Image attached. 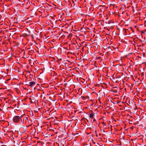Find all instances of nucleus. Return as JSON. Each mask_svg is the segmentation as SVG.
Returning a JSON list of instances; mask_svg holds the SVG:
<instances>
[{
    "instance_id": "nucleus-1",
    "label": "nucleus",
    "mask_w": 146,
    "mask_h": 146,
    "mask_svg": "<svg viewBox=\"0 0 146 146\" xmlns=\"http://www.w3.org/2000/svg\"><path fill=\"white\" fill-rule=\"evenodd\" d=\"M22 116H19L18 115L15 116L13 118V121L16 123H19L22 120L21 117Z\"/></svg>"
},
{
    "instance_id": "nucleus-2",
    "label": "nucleus",
    "mask_w": 146,
    "mask_h": 146,
    "mask_svg": "<svg viewBox=\"0 0 146 146\" xmlns=\"http://www.w3.org/2000/svg\"><path fill=\"white\" fill-rule=\"evenodd\" d=\"M35 82H30L29 83V84H28L29 86H30L31 87H32V86L34 85H35Z\"/></svg>"
},
{
    "instance_id": "nucleus-3",
    "label": "nucleus",
    "mask_w": 146,
    "mask_h": 146,
    "mask_svg": "<svg viewBox=\"0 0 146 146\" xmlns=\"http://www.w3.org/2000/svg\"><path fill=\"white\" fill-rule=\"evenodd\" d=\"M94 113H92L89 114V117L91 119H93L94 118Z\"/></svg>"
},
{
    "instance_id": "nucleus-4",
    "label": "nucleus",
    "mask_w": 146,
    "mask_h": 146,
    "mask_svg": "<svg viewBox=\"0 0 146 146\" xmlns=\"http://www.w3.org/2000/svg\"><path fill=\"white\" fill-rule=\"evenodd\" d=\"M102 123L104 125H106V123L104 122H102Z\"/></svg>"
},
{
    "instance_id": "nucleus-5",
    "label": "nucleus",
    "mask_w": 146,
    "mask_h": 146,
    "mask_svg": "<svg viewBox=\"0 0 146 146\" xmlns=\"http://www.w3.org/2000/svg\"><path fill=\"white\" fill-rule=\"evenodd\" d=\"M96 121V119H93V122H95V121Z\"/></svg>"
},
{
    "instance_id": "nucleus-6",
    "label": "nucleus",
    "mask_w": 146,
    "mask_h": 146,
    "mask_svg": "<svg viewBox=\"0 0 146 146\" xmlns=\"http://www.w3.org/2000/svg\"><path fill=\"white\" fill-rule=\"evenodd\" d=\"M91 111V112H92V113H93V111Z\"/></svg>"
},
{
    "instance_id": "nucleus-7",
    "label": "nucleus",
    "mask_w": 146,
    "mask_h": 146,
    "mask_svg": "<svg viewBox=\"0 0 146 146\" xmlns=\"http://www.w3.org/2000/svg\"><path fill=\"white\" fill-rule=\"evenodd\" d=\"M141 33H144V32H141Z\"/></svg>"
},
{
    "instance_id": "nucleus-8",
    "label": "nucleus",
    "mask_w": 146,
    "mask_h": 146,
    "mask_svg": "<svg viewBox=\"0 0 146 146\" xmlns=\"http://www.w3.org/2000/svg\"><path fill=\"white\" fill-rule=\"evenodd\" d=\"M96 136H98V135H96Z\"/></svg>"
}]
</instances>
